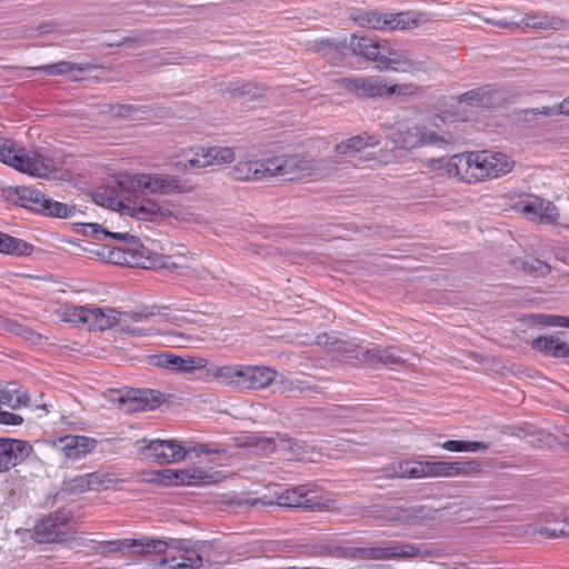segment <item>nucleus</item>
I'll list each match as a JSON object with an SVG mask.
<instances>
[{
  "mask_svg": "<svg viewBox=\"0 0 569 569\" xmlns=\"http://www.w3.org/2000/svg\"><path fill=\"white\" fill-rule=\"evenodd\" d=\"M513 163L505 153L481 150L452 156L447 172L462 182L476 183L509 173Z\"/></svg>",
  "mask_w": 569,
  "mask_h": 569,
  "instance_id": "nucleus-1",
  "label": "nucleus"
},
{
  "mask_svg": "<svg viewBox=\"0 0 569 569\" xmlns=\"http://www.w3.org/2000/svg\"><path fill=\"white\" fill-rule=\"evenodd\" d=\"M156 307H139L132 311L121 312L113 308H89V328L107 330L118 326L119 330L132 337H148L158 333L152 327L146 326L157 315Z\"/></svg>",
  "mask_w": 569,
  "mask_h": 569,
  "instance_id": "nucleus-2",
  "label": "nucleus"
},
{
  "mask_svg": "<svg viewBox=\"0 0 569 569\" xmlns=\"http://www.w3.org/2000/svg\"><path fill=\"white\" fill-rule=\"evenodd\" d=\"M351 20L360 28L380 32L410 31L430 22L427 13L407 11H381L378 9H357L351 13Z\"/></svg>",
  "mask_w": 569,
  "mask_h": 569,
  "instance_id": "nucleus-3",
  "label": "nucleus"
},
{
  "mask_svg": "<svg viewBox=\"0 0 569 569\" xmlns=\"http://www.w3.org/2000/svg\"><path fill=\"white\" fill-rule=\"evenodd\" d=\"M117 182L123 191L157 196L187 193L192 190L188 181L167 173L127 172L119 174Z\"/></svg>",
  "mask_w": 569,
  "mask_h": 569,
  "instance_id": "nucleus-4",
  "label": "nucleus"
},
{
  "mask_svg": "<svg viewBox=\"0 0 569 569\" xmlns=\"http://www.w3.org/2000/svg\"><path fill=\"white\" fill-rule=\"evenodd\" d=\"M0 161L21 172L40 178L56 170L51 158L38 151H27L7 138H0Z\"/></svg>",
  "mask_w": 569,
  "mask_h": 569,
  "instance_id": "nucleus-5",
  "label": "nucleus"
},
{
  "mask_svg": "<svg viewBox=\"0 0 569 569\" xmlns=\"http://www.w3.org/2000/svg\"><path fill=\"white\" fill-rule=\"evenodd\" d=\"M376 63L380 71L409 72L412 74L428 72L432 69V62L429 58L419 57L397 48L388 40H381Z\"/></svg>",
  "mask_w": 569,
  "mask_h": 569,
  "instance_id": "nucleus-6",
  "label": "nucleus"
},
{
  "mask_svg": "<svg viewBox=\"0 0 569 569\" xmlns=\"http://www.w3.org/2000/svg\"><path fill=\"white\" fill-rule=\"evenodd\" d=\"M248 506L253 508H266V507H283L289 509H303V510H322L326 505L321 503L317 497H308V490L303 486L286 489L273 499L267 497L261 498H248L244 499L240 506Z\"/></svg>",
  "mask_w": 569,
  "mask_h": 569,
  "instance_id": "nucleus-7",
  "label": "nucleus"
},
{
  "mask_svg": "<svg viewBox=\"0 0 569 569\" xmlns=\"http://www.w3.org/2000/svg\"><path fill=\"white\" fill-rule=\"evenodd\" d=\"M71 512L57 510L37 521L32 538L39 543L67 541L71 535Z\"/></svg>",
  "mask_w": 569,
  "mask_h": 569,
  "instance_id": "nucleus-8",
  "label": "nucleus"
},
{
  "mask_svg": "<svg viewBox=\"0 0 569 569\" xmlns=\"http://www.w3.org/2000/svg\"><path fill=\"white\" fill-rule=\"evenodd\" d=\"M317 166L310 158L293 154L267 159V173L283 180L303 179L316 173Z\"/></svg>",
  "mask_w": 569,
  "mask_h": 569,
  "instance_id": "nucleus-9",
  "label": "nucleus"
},
{
  "mask_svg": "<svg viewBox=\"0 0 569 569\" xmlns=\"http://www.w3.org/2000/svg\"><path fill=\"white\" fill-rule=\"evenodd\" d=\"M397 141L402 148L412 150L422 147H441L449 143L450 139L439 132L433 123H418L409 126L398 132Z\"/></svg>",
  "mask_w": 569,
  "mask_h": 569,
  "instance_id": "nucleus-10",
  "label": "nucleus"
},
{
  "mask_svg": "<svg viewBox=\"0 0 569 569\" xmlns=\"http://www.w3.org/2000/svg\"><path fill=\"white\" fill-rule=\"evenodd\" d=\"M390 477L418 479L426 477L451 478V461H402L387 469Z\"/></svg>",
  "mask_w": 569,
  "mask_h": 569,
  "instance_id": "nucleus-11",
  "label": "nucleus"
},
{
  "mask_svg": "<svg viewBox=\"0 0 569 569\" xmlns=\"http://www.w3.org/2000/svg\"><path fill=\"white\" fill-rule=\"evenodd\" d=\"M189 541L172 540L167 555L160 559L158 569H197L202 566V557L198 550L188 546Z\"/></svg>",
  "mask_w": 569,
  "mask_h": 569,
  "instance_id": "nucleus-12",
  "label": "nucleus"
},
{
  "mask_svg": "<svg viewBox=\"0 0 569 569\" xmlns=\"http://www.w3.org/2000/svg\"><path fill=\"white\" fill-rule=\"evenodd\" d=\"M236 441L238 447L252 448L261 455L273 452L277 447V441L283 446V449L289 450L295 456L300 455L301 450V446L296 440L281 433H276L274 437H266L259 433H246L239 436Z\"/></svg>",
  "mask_w": 569,
  "mask_h": 569,
  "instance_id": "nucleus-13",
  "label": "nucleus"
},
{
  "mask_svg": "<svg viewBox=\"0 0 569 569\" xmlns=\"http://www.w3.org/2000/svg\"><path fill=\"white\" fill-rule=\"evenodd\" d=\"M359 553L365 559L373 560L410 559L425 555L420 547L398 541H388L378 547L361 548Z\"/></svg>",
  "mask_w": 569,
  "mask_h": 569,
  "instance_id": "nucleus-14",
  "label": "nucleus"
},
{
  "mask_svg": "<svg viewBox=\"0 0 569 569\" xmlns=\"http://www.w3.org/2000/svg\"><path fill=\"white\" fill-rule=\"evenodd\" d=\"M234 160V152L228 147H208L199 148L194 156L187 158L186 161L178 162L176 166L183 171L190 169H201L213 164H226Z\"/></svg>",
  "mask_w": 569,
  "mask_h": 569,
  "instance_id": "nucleus-15",
  "label": "nucleus"
},
{
  "mask_svg": "<svg viewBox=\"0 0 569 569\" xmlns=\"http://www.w3.org/2000/svg\"><path fill=\"white\" fill-rule=\"evenodd\" d=\"M117 401L128 413L147 411L157 408L163 401V395L152 389H130L120 392Z\"/></svg>",
  "mask_w": 569,
  "mask_h": 569,
  "instance_id": "nucleus-16",
  "label": "nucleus"
},
{
  "mask_svg": "<svg viewBox=\"0 0 569 569\" xmlns=\"http://www.w3.org/2000/svg\"><path fill=\"white\" fill-rule=\"evenodd\" d=\"M32 452V446L24 440L0 438V472L24 461Z\"/></svg>",
  "mask_w": 569,
  "mask_h": 569,
  "instance_id": "nucleus-17",
  "label": "nucleus"
},
{
  "mask_svg": "<svg viewBox=\"0 0 569 569\" xmlns=\"http://www.w3.org/2000/svg\"><path fill=\"white\" fill-rule=\"evenodd\" d=\"M143 448L149 451L150 457L159 465L177 463L188 453L186 447L177 440H150Z\"/></svg>",
  "mask_w": 569,
  "mask_h": 569,
  "instance_id": "nucleus-18",
  "label": "nucleus"
},
{
  "mask_svg": "<svg viewBox=\"0 0 569 569\" xmlns=\"http://www.w3.org/2000/svg\"><path fill=\"white\" fill-rule=\"evenodd\" d=\"M380 42L379 39L353 33L349 39H345L343 42L337 44V48L347 49L352 56L367 62H376Z\"/></svg>",
  "mask_w": 569,
  "mask_h": 569,
  "instance_id": "nucleus-19",
  "label": "nucleus"
},
{
  "mask_svg": "<svg viewBox=\"0 0 569 569\" xmlns=\"http://www.w3.org/2000/svg\"><path fill=\"white\" fill-rule=\"evenodd\" d=\"M396 92L401 93L402 87L400 86H390L379 77H357V87L355 90V94L358 97H367V98H377L383 96H391Z\"/></svg>",
  "mask_w": 569,
  "mask_h": 569,
  "instance_id": "nucleus-20",
  "label": "nucleus"
},
{
  "mask_svg": "<svg viewBox=\"0 0 569 569\" xmlns=\"http://www.w3.org/2000/svg\"><path fill=\"white\" fill-rule=\"evenodd\" d=\"M61 451L69 459H80L91 452L97 441L86 436H66L59 439Z\"/></svg>",
  "mask_w": 569,
  "mask_h": 569,
  "instance_id": "nucleus-21",
  "label": "nucleus"
},
{
  "mask_svg": "<svg viewBox=\"0 0 569 569\" xmlns=\"http://www.w3.org/2000/svg\"><path fill=\"white\" fill-rule=\"evenodd\" d=\"M122 212L138 219V220H154L158 217H164L167 210L162 209L157 202L151 199H141L140 201H132L127 206H122Z\"/></svg>",
  "mask_w": 569,
  "mask_h": 569,
  "instance_id": "nucleus-22",
  "label": "nucleus"
},
{
  "mask_svg": "<svg viewBox=\"0 0 569 569\" xmlns=\"http://www.w3.org/2000/svg\"><path fill=\"white\" fill-rule=\"evenodd\" d=\"M359 355H361L363 361L372 365L381 363L389 366L401 365L405 362L403 358L395 347L373 346L369 349H361Z\"/></svg>",
  "mask_w": 569,
  "mask_h": 569,
  "instance_id": "nucleus-23",
  "label": "nucleus"
},
{
  "mask_svg": "<svg viewBox=\"0 0 569 569\" xmlns=\"http://www.w3.org/2000/svg\"><path fill=\"white\" fill-rule=\"evenodd\" d=\"M522 212L538 217L543 223H558L559 212L557 207L552 202L541 198H533L532 200L523 202Z\"/></svg>",
  "mask_w": 569,
  "mask_h": 569,
  "instance_id": "nucleus-24",
  "label": "nucleus"
},
{
  "mask_svg": "<svg viewBox=\"0 0 569 569\" xmlns=\"http://www.w3.org/2000/svg\"><path fill=\"white\" fill-rule=\"evenodd\" d=\"M501 100V93L491 87H481L460 96V102L473 107L493 108Z\"/></svg>",
  "mask_w": 569,
  "mask_h": 569,
  "instance_id": "nucleus-25",
  "label": "nucleus"
},
{
  "mask_svg": "<svg viewBox=\"0 0 569 569\" xmlns=\"http://www.w3.org/2000/svg\"><path fill=\"white\" fill-rule=\"evenodd\" d=\"M561 333L556 336H539L533 339L532 349L542 352L546 356L555 358H569V346L561 340Z\"/></svg>",
  "mask_w": 569,
  "mask_h": 569,
  "instance_id": "nucleus-26",
  "label": "nucleus"
},
{
  "mask_svg": "<svg viewBox=\"0 0 569 569\" xmlns=\"http://www.w3.org/2000/svg\"><path fill=\"white\" fill-rule=\"evenodd\" d=\"M232 176L237 180H262L269 178L267 160L243 161L232 168Z\"/></svg>",
  "mask_w": 569,
  "mask_h": 569,
  "instance_id": "nucleus-27",
  "label": "nucleus"
},
{
  "mask_svg": "<svg viewBox=\"0 0 569 569\" xmlns=\"http://www.w3.org/2000/svg\"><path fill=\"white\" fill-rule=\"evenodd\" d=\"M33 249L34 247L31 243L0 231L1 253L23 257L30 256L33 252Z\"/></svg>",
  "mask_w": 569,
  "mask_h": 569,
  "instance_id": "nucleus-28",
  "label": "nucleus"
},
{
  "mask_svg": "<svg viewBox=\"0 0 569 569\" xmlns=\"http://www.w3.org/2000/svg\"><path fill=\"white\" fill-rule=\"evenodd\" d=\"M379 143V140L375 136L359 134L349 138L346 141L336 146L337 154H353L361 151L366 147H375Z\"/></svg>",
  "mask_w": 569,
  "mask_h": 569,
  "instance_id": "nucleus-29",
  "label": "nucleus"
},
{
  "mask_svg": "<svg viewBox=\"0 0 569 569\" xmlns=\"http://www.w3.org/2000/svg\"><path fill=\"white\" fill-rule=\"evenodd\" d=\"M167 473L168 483L176 486H193L209 478L200 469L168 470Z\"/></svg>",
  "mask_w": 569,
  "mask_h": 569,
  "instance_id": "nucleus-30",
  "label": "nucleus"
},
{
  "mask_svg": "<svg viewBox=\"0 0 569 569\" xmlns=\"http://www.w3.org/2000/svg\"><path fill=\"white\" fill-rule=\"evenodd\" d=\"M172 540H162L150 537H142L140 539H129V543H134V548L139 547L141 553H166L172 546Z\"/></svg>",
  "mask_w": 569,
  "mask_h": 569,
  "instance_id": "nucleus-31",
  "label": "nucleus"
},
{
  "mask_svg": "<svg viewBox=\"0 0 569 569\" xmlns=\"http://www.w3.org/2000/svg\"><path fill=\"white\" fill-rule=\"evenodd\" d=\"M38 212L52 218H71L77 212V207L47 198Z\"/></svg>",
  "mask_w": 569,
  "mask_h": 569,
  "instance_id": "nucleus-32",
  "label": "nucleus"
},
{
  "mask_svg": "<svg viewBox=\"0 0 569 569\" xmlns=\"http://www.w3.org/2000/svg\"><path fill=\"white\" fill-rule=\"evenodd\" d=\"M276 378V371L268 367L251 366L248 390L263 389L270 386Z\"/></svg>",
  "mask_w": 569,
  "mask_h": 569,
  "instance_id": "nucleus-33",
  "label": "nucleus"
},
{
  "mask_svg": "<svg viewBox=\"0 0 569 569\" xmlns=\"http://www.w3.org/2000/svg\"><path fill=\"white\" fill-rule=\"evenodd\" d=\"M483 462L477 459L451 461L452 477H472L483 471Z\"/></svg>",
  "mask_w": 569,
  "mask_h": 569,
  "instance_id": "nucleus-34",
  "label": "nucleus"
},
{
  "mask_svg": "<svg viewBox=\"0 0 569 569\" xmlns=\"http://www.w3.org/2000/svg\"><path fill=\"white\" fill-rule=\"evenodd\" d=\"M176 373H193L197 370L206 369L208 360L202 357H180L176 356L174 361Z\"/></svg>",
  "mask_w": 569,
  "mask_h": 569,
  "instance_id": "nucleus-35",
  "label": "nucleus"
},
{
  "mask_svg": "<svg viewBox=\"0 0 569 569\" xmlns=\"http://www.w3.org/2000/svg\"><path fill=\"white\" fill-rule=\"evenodd\" d=\"M238 368L239 366L234 365L216 366L208 369V375L227 386L237 388Z\"/></svg>",
  "mask_w": 569,
  "mask_h": 569,
  "instance_id": "nucleus-36",
  "label": "nucleus"
},
{
  "mask_svg": "<svg viewBox=\"0 0 569 569\" xmlns=\"http://www.w3.org/2000/svg\"><path fill=\"white\" fill-rule=\"evenodd\" d=\"M522 22L526 27L535 28V29H558L561 24L559 19H549L547 16L542 14H526L522 19Z\"/></svg>",
  "mask_w": 569,
  "mask_h": 569,
  "instance_id": "nucleus-37",
  "label": "nucleus"
},
{
  "mask_svg": "<svg viewBox=\"0 0 569 569\" xmlns=\"http://www.w3.org/2000/svg\"><path fill=\"white\" fill-rule=\"evenodd\" d=\"M131 548H134V543H129V539L109 540L98 542L97 547L94 548V552L107 556L112 552H119Z\"/></svg>",
  "mask_w": 569,
  "mask_h": 569,
  "instance_id": "nucleus-38",
  "label": "nucleus"
},
{
  "mask_svg": "<svg viewBox=\"0 0 569 569\" xmlns=\"http://www.w3.org/2000/svg\"><path fill=\"white\" fill-rule=\"evenodd\" d=\"M19 197L22 201L26 202L24 206H28L30 209L38 212V208H42L47 197L39 190L23 188Z\"/></svg>",
  "mask_w": 569,
  "mask_h": 569,
  "instance_id": "nucleus-39",
  "label": "nucleus"
},
{
  "mask_svg": "<svg viewBox=\"0 0 569 569\" xmlns=\"http://www.w3.org/2000/svg\"><path fill=\"white\" fill-rule=\"evenodd\" d=\"M88 309H89V307H83V306L67 308L63 312L62 319L66 322H71L74 325H79V323L89 325Z\"/></svg>",
  "mask_w": 569,
  "mask_h": 569,
  "instance_id": "nucleus-40",
  "label": "nucleus"
},
{
  "mask_svg": "<svg viewBox=\"0 0 569 569\" xmlns=\"http://www.w3.org/2000/svg\"><path fill=\"white\" fill-rule=\"evenodd\" d=\"M164 336V342L173 348H182L187 345L196 341V338L190 335H186L183 332H180L178 330H171L163 333Z\"/></svg>",
  "mask_w": 569,
  "mask_h": 569,
  "instance_id": "nucleus-41",
  "label": "nucleus"
},
{
  "mask_svg": "<svg viewBox=\"0 0 569 569\" xmlns=\"http://www.w3.org/2000/svg\"><path fill=\"white\" fill-rule=\"evenodd\" d=\"M37 69L44 71L49 76L67 74L73 70H81L77 64L68 61H59L57 63L38 67Z\"/></svg>",
  "mask_w": 569,
  "mask_h": 569,
  "instance_id": "nucleus-42",
  "label": "nucleus"
},
{
  "mask_svg": "<svg viewBox=\"0 0 569 569\" xmlns=\"http://www.w3.org/2000/svg\"><path fill=\"white\" fill-rule=\"evenodd\" d=\"M89 490H101L108 488L113 482L111 475L104 472H91L87 473Z\"/></svg>",
  "mask_w": 569,
  "mask_h": 569,
  "instance_id": "nucleus-43",
  "label": "nucleus"
},
{
  "mask_svg": "<svg viewBox=\"0 0 569 569\" xmlns=\"http://www.w3.org/2000/svg\"><path fill=\"white\" fill-rule=\"evenodd\" d=\"M63 490L68 493H82L89 490L87 475L77 476L63 482Z\"/></svg>",
  "mask_w": 569,
  "mask_h": 569,
  "instance_id": "nucleus-44",
  "label": "nucleus"
},
{
  "mask_svg": "<svg viewBox=\"0 0 569 569\" xmlns=\"http://www.w3.org/2000/svg\"><path fill=\"white\" fill-rule=\"evenodd\" d=\"M520 263L526 272L545 276L550 271V266L548 263L536 258H527Z\"/></svg>",
  "mask_w": 569,
  "mask_h": 569,
  "instance_id": "nucleus-45",
  "label": "nucleus"
},
{
  "mask_svg": "<svg viewBox=\"0 0 569 569\" xmlns=\"http://www.w3.org/2000/svg\"><path fill=\"white\" fill-rule=\"evenodd\" d=\"M540 532L545 533L548 538L569 536V518H563L560 522L555 523V526L543 527Z\"/></svg>",
  "mask_w": 569,
  "mask_h": 569,
  "instance_id": "nucleus-46",
  "label": "nucleus"
},
{
  "mask_svg": "<svg viewBox=\"0 0 569 569\" xmlns=\"http://www.w3.org/2000/svg\"><path fill=\"white\" fill-rule=\"evenodd\" d=\"M254 86L250 82L246 83H231L229 87V92L234 98H242V97H253L254 96Z\"/></svg>",
  "mask_w": 569,
  "mask_h": 569,
  "instance_id": "nucleus-47",
  "label": "nucleus"
},
{
  "mask_svg": "<svg viewBox=\"0 0 569 569\" xmlns=\"http://www.w3.org/2000/svg\"><path fill=\"white\" fill-rule=\"evenodd\" d=\"M150 40V33L142 32V33H132L129 37H126L122 39L121 42L118 43V46H128V47H136V46H142L148 43Z\"/></svg>",
  "mask_w": 569,
  "mask_h": 569,
  "instance_id": "nucleus-48",
  "label": "nucleus"
},
{
  "mask_svg": "<svg viewBox=\"0 0 569 569\" xmlns=\"http://www.w3.org/2000/svg\"><path fill=\"white\" fill-rule=\"evenodd\" d=\"M174 361H176V355L172 353H161L158 356H154L152 358V363L156 367L159 368H166L174 372Z\"/></svg>",
  "mask_w": 569,
  "mask_h": 569,
  "instance_id": "nucleus-49",
  "label": "nucleus"
},
{
  "mask_svg": "<svg viewBox=\"0 0 569 569\" xmlns=\"http://www.w3.org/2000/svg\"><path fill=\"white\" fill-rule=\"evenodd\" d=\"M250 372L251 366H239L236 389L248 390Z\"/></svg>",
  "mask_w": 569,
  "mask_h": 569,
  "instance_id": "nucleus-50",
  "label": "nucleus"
},
{
  "mask_svg": "<svg viewBox=\"0 0 569 569\" xmlns=\"http://www.w3.org/2000/svg\"><path fill=\"white\" fill-rule=\"evenodd\" d=\"M336 87L347 90L348 92L355 93L357 87V77H341L333 80Z\"/></svg>",
  "mask_w": 569,
  "mask_h": 569,
  "instance_id": "nucleus-51",
  "label": "nucleus"
},
{
  "mask_svg": "<svg viewBox=\"0 0 569 569\" xmlns=\"http://www.w3.org/2000/svg\"><path fill=\"white\" fill-rule=\"evenodd\" d=\"M0 423L7 426H20L23 423V418L9 411H0Z\"/></svg>",
  "mask_w": 569,
  "mask_h": 569,
  "instance_id": "nucleus-52",
  "label": "nucleus"
},
{
  "mask_svg": "<svg viewBox=\"0 0 569 569\" xmlns=\"http://www.w3.org/2000/svg\"><path fill=\"white\" fill-rule=\"evenodd\" d=\"M83 233L101 240L103 239L104 229L99 223H86L83 224Z\"/></svg>",
  "mask_w": 569,
  "mask_h": 569,
  "instance_id": "nucleus-53",
  "label": "nucleus"
},
{
  "mask_svg": "<svg viewBox=\"0 0 569 569\" xmlns=\"http://www.w3.org/2000/svg\"><path fill=\"white\" fill-rule=\"evenodd\" d=\"M441 448L451 452H465V440H448L441 445Z\"/></svg>",
  "mask_w": 569,
  "mask_h": 569,
  "instance_id": "nucleus-54",
  "label": "nucleus"
},
{
  "mask_svg": "<svg viewBox=\"0 0 569 569\" xmlns=\"http://www.w3.org/2000/svg\"><path fill=\"white\" fill-rule=\"evenodd\" d=\"M530 112L533 116H545V117H553V116L560 114V111H558V106L533 108L530 110Z\"/></svg>",
  "mask_w": 569,
  "mask_h": 569,
  "instance_id": "nucleus-55",
  "label": "nucleus"
},
{
  "mask_svg": "<svg viewBox=\"0 0 569 569\" xmlns=\"http://www.w3.org/2000/svg\"><path fill=\"white\" fill-rule=\"evenodd\" d=\"M103 238H112L116 240H129L131 244H138V239L133 236H129L128 233L110 232L108 230H104Z\"/></svg>",
  "mask_w": 569,
  "mask_h": 569,
  "instance_id": "nucleus-56",
  "label": "nucleus"
},
{
  "mask_svg": "<svg viewBox=\"0 0 569 569\" xmlns=\"http://www.w3.org/2000/svg\"><path fill=\"white\" fill-rule=\"evenodd\" d=\"M29 401H30V396H29L28 392H26V391L17 392L16 396L13 395V400H12L11 408L12 409H18L21 406L28 405Z\"/></svg>",
  "mask_w": 569,
  "mask_h": 569,
  "instance_id": "nucleus-57",
  "label": "nucleus"
},
{
  "mask_svg": "<svg viewBox=\"0 0 569 569\" xmlns=\"http://www.w3.org/2000/svg\"><path fill=\"white\" fill-rule=\"evenodd\" d=\"M186 449L188 450V453L194 452L196 456L209 455V453H218L219 452V450L210 449L206 445L193 446V447H189V448H186Z\"/></svg>",
  "mask_w": 569,
  "mask_h": 569,
  "instance_id": "nucleus-58",
  "label": "nucleus"
},
{
  "mask_svg": "<svg viewBox=\"0 0 569 569\" xmlns=\"http://www.w3.org/2000/svg\"><path fill=\"white\" fill-rule=\"evenodd\" d=\"M465 452H477V451H483L488 448V445L480 441H466L465 440Z\"/></svg>",
  "mask_w": 569,
  "mask_h": 569,
  "instance_id": "nucleus-59",
  "label": "nucleus"
},
{
  "mask_svg": "<svg viewBox=\"0 0 569 569\" xmlns=\"http://www.w3.org/2000/svg\"><path fill=\"white\" fill-rule=\"evenodd\" d=\"M94 201L107 208H111L116 203V200L113 198L106 196L101 192L94 193Z\"/></svg>",
  "mask_w": 569,
  "mask_h": 569,
  "instance_id": "nucleus-60",
  "label": "nucleus"
},
{
  "mask_svg": "<svg viewBox=\"0 0 569 569\" xmlns=\"http://www.w3.org/2000/svg\"><path fill=\"white\" fill-rule=\"evenodd\" d=\"M542 323L546 326H555L562 327V320H565V316H542Z\"/></svg>",
  "mask_w": 569,
  "mask_h": 569,
  "instance_id": "nucleus-61",
  "label": "nucleus"
},
{
  "mask_svg": "<svg viewBox=\"0 0 569 569\" xmlns=\"http://www.w3.org/2000/svg\"><path fill=\"white\" fill-rule=\"evenodd\" d=\"M13 400V392L8 389H0V406H8L11 408Z\"/></svg>",
  "mask_w": 569,
  "mask_h": 569,
  "instance_id": "nucleus-62",
  "label": "nucleus"
},
{
  "mask_svg": "<svg viewBox=\"0 0 569 569\" xmlns=\"http://www.w3.org/2000/svg\"><path fill=\"white\" fill-rule=\"evenodd\" d=\"M132 111V107L129 106V104H119L114 109V114L120 117V118H127L130 116Z\"/></svg>",
  "mask_w": 569,
  "mask_h": 569,
  "instance_id": "nucleus-63",
  "label": "nucleus"
},
{
  "mask_svg": "<svg viewBox=\"0 0 569 569\" xmlns=\"http://www.w3.org/2000/svg\"><path fill=\"white\" fill-rule=\"evenodd\" d=\"M558 111H560V114L569 116V97L558 104Z\"/></svg>",
  "mask_w": 569,
  "mask_h": 569,
  "instance_id": "nucleus-64",
  "label": "nucleus"
}]
</instances>
